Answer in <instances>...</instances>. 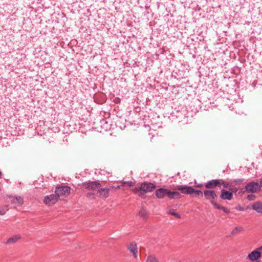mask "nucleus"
Masks as SVG:
<instances>
[{
    "instance_id": "obj_1",
    "label": "nucleus",
    "mask_w": 262,
    "mask_h": 262,
    "mask_svg": "<svg viewBox=\"0 0 262 262\" xmlns=\"http://www.w3.org/2000/svg\"><path fill=\"white\" fill-rule=\"evenodd\" d=\"M221 185H222L225 189L226 188H228L230 187L231 184L223 179H214L209 181L206 183L205 187L207 189H214L216 187L220 188Z\"/></svg>"
},
{
    "instance_id": "obj_2",
    "label": "nucleus",
    "mask_w": 262,
    "mask_h": 262,
    "mask_svg": "<svg viewBox=\"0 0 262 262\" xmlns=\"http://www.w3.org/2000/svg\"><path fill=\"white\" fill-rule=\"evenodd\" d=\"M134 192L141 198L145 199L147 193V183L146 182H144L141 184L140 186L136 187L134 189Z\"/></svg>"
},
{
    "instance_id": "obj_3",
    "label": "nucleus",
    "mask_w": 262,
    "mask_h": 262,
    "mask_svg": "<svg viewBox=\"0 0 262 262\" xmlns=\"http://www.w3.org/2000/svg\"><path fill=\"white\" fill-rule=\"evenodd\" d=\"M206 200L209 201L210 203H216L215 200L217 198L216 192L213 189H207L203 192Z\"/></svg>"
},
{
    "instance_id": "obj_4",
    "label": "nucleus",
    "mask_w": 262,
    "mask_h": 262,
    "mask_svg": "<svg viewBox=\"0 0 262 262\" xmlns=\"http://www.w3.org/2000/svg\"><path fill=\"white\" fill-rule=\"evenodd\" d=\"M82 186L88 190L95 191L99 189L101 184L97 181L85 182L82 184Z\"/></svg>"
},
{
    "instance_id": "obj_5",
    "label": "nucleus",
    "mask_w": 262,
    "mask_h": 262,
    "mask_svg": "<svg viewBox=\"0 0 262 262\" xmlns=\"http://www.w3.org/2000/svg\"><path fill=\"white\" fill-rule=\"evenodd\" d=\"M71 188L68 186H57L55 189V193L58 195L59 198L60 196L68 195L70 194Z\"/></svg>"
},
{
    "instance_id": "obj_6",
    "label": "nucleus",
    "mask_w": 262,
    "mask_h": 262,
    "mask_svg": "<svg viewBox=\"0 0 262 262\" xmlns=\"http://www.w3.org/2000/svg\"><path fill=\"white\" fill-rule=\"evenodd\" d=\"M58 199V195L55 193V194L46 195L43 199V202L45 204L50 206L54 204Z\"/></svg>"
},
{
    "instance_id": "obj_7",
    "label": "nucleus",
    "mask_w": 262,
    "mask_h": 262,
    "mask_svg": "<svg viewBox=\"0 0 262 262\" xmlns=\"http://www.w3.org/2000/svg\"><path fill=\"white\" fill-rule=\"evenodd\" d=\"M259 185L257 182H250L245 186V189L248 192L255 193L259 190Z\"/></svg>"
},
{
    "instance_id": "obj_8",
    "label": "nucleus",
    "mask_w": 262,
    "mask_h": 262,
    "mask_svg": "<svg viewBox=\"0 0 262 262\" xmlns=\"http://www.w3.org/2000/svg\"><path fill=\"white\" fill-rule=\"evenodd\" d=\"M177 189L185 194H192L194 191V189L193 187L187 185L178 186Z\"/></svg>"
},
{
    "instance_id": "obj_9",
    "label": "nucleus",
    "mask_w": 262,
    "mask_h": 262,
    "mask_svg": "<svg viewBox=\"0 0 262 262\" xmlns=\"http://www.w3.org/2000/svg\"><path fill=\"white\" fill-rule=\"evenodd\" d=\"M261 256V253L256 249L255 250H254L250 252L248 255V258L249 260L252 261H258L257 260L260 258Z\"/></svg>"
},
{
    "instance_id": "obj_10",
    "label": "nucleus",
    "mask_w": 262,
    "mask_h": 262,
    "mask_svg": "<svg viewBox=\"0 0 262 262\" xmlns=\"http://www.w3.org/2000/svg\"><path fill=\"white\" fill-rule=\"evenodd\" d=\"M220 198L223 200L230 201L232 199L233 194H232V192H230L225 189H223L221 191Z\"/></svg>"
},
{
    "instance_id": "obj_11",
    "label": "nucleus",
    "mask_w": 262,
    "mask_h": 262,
    "mask_svg": "<svg viewBox=\"0 0 262 262\" xmlns=\"http://www.w3.org/2000/svg\"><path fill=\"white\" fill-rule=\"evenodd\" d=\"M168 190L169 189L163 188L158 189L155 191V195L158 199H163L165 196L168 197Z\"/></svg>"
},
{
    "instance_id": "obj_12",
    "label": "nucleus",
    "mask_w": 262,
    "mask_h": 262,
    "mask_svg": "<svg viewBox=\"0 0 262 262\" xmlns=\"http://www.w3.org/2000/svg\"><path fill=\"white\" fill-rule=\"evenodd\" d=\"M128 250L133 254L135 258H137L138 247L136 243L133 242L127 246Z\"/></svg>"
},
{
    "instance_id": "obj_13",
    "label": "nucleus",
    "mask_w": 262,
    "mask_h": 262,
    "mask_svg": "<svg viewBox=\"0 0 262 262\" xmlns=\"http://www.w3.org/2000/svg\"><path fill=\"white\" fill-rule=\"evenodd\" d=\"M147 208H146V204L145 203H142L141 209H140L139 211V216L142 218L144 220H146L147 218Z\"/></svg>"
},
{
    "instance_id": "obj_14",
    "label": "nucleus",
    "mask_w": 262,
    "mask_h": 262,
    "mask_svg": "<svg viewBox=\"0 0 262 262\" xmlns=\"http://www.w3.org/2000/svg\"><path fill=\"white\" fill-rule=\"evenodd\" d=\"M9 198L11 199L12 204H17L20 206L24 203V199L21 196L9 195Z\"/></svg>"
},
{
    "instance_id": "obj_15",
    "label": "nucleus",
    "mask_w": 262,
    "mask_h": 262,
    "mask_svg": "<svg viewBox=\"0 0 262 262\" xmlns=\"http://www.w3.org/2000/svg\"><path fill=\"white\" fill-rule=\"evenodd\" d=\"M168 192V198L169 199H178L182 198L181 194L179 192L171 191L169 189Z\"/></svg>"
},
{
    "instance_id": "obj_16",
    "label": "nucleus",
    "mask_w": 262,
    "mask_h": 262,
    "mask_svg": "<svg viewBox=\"0 0 262 262\" xmlns=\"http://www.w3.org/2000/svg\"><path fill=\"white\" fill-rule=\"evenodd\" d=\"M252 208L257 213H262V202H256L252 205Z\"/></svg>"
},
{
    "instance_id": "obj_17",
    "label": "nucleus",
    "mask_w": 262,
    "mask_h": 262,
    "mask_svg": "<svg viewBox=\"0 0 262 262\" xmlns=\"http://www.w3.org/2000/svg\"><path fill=\"white\" fill-rule=\"evenodd\" d=\"M110 190V188H99L98 190V192L100 196L107 198L109 196Z\"/></svg>"
},
{
    "instance_id": "obj_18",
    "label": "nucleus",
    "mask_w": 262,
    "mask_h": 262,
    "mask_svg": "<svg viewBox=\"0 0 262 262\" xmlns=\"http://www.w3.org/2000/svg\"><path fill=\"white\" fill-rule=\"evenodd\" d=\"M211 204L213 206V207L217 209H221L224 212L228 214L230 212V211L227 208H225L224 206H221L217 204L216 203H213L211 202Z\"/></svg>"
},
{
    "instance_id": "obj_19",
    "label": "nucleus",
    "mask_w": 262,
    "mask_h": 262,
    "mask_svg": "<svg viewBox=\"0 0 262 262\" xmlns=\"http://www.w3.org/2000/svg\"><path fill=\"white\" fill-rule=\"evenodd\" d=\"M20 238L19 235H15L9 238L6 242V244H14Z\"/></svg>"
},
{
    "instance_id": "obj_20",
    "label": "nucleus",
    "mask_w": 262,
    "mask_h": 262,
    "mask_svg": "<svg viewBox=\"0 0 262 262\" xmlns=\"http://www.w3.org/2000/svg\"><path fill=\"white\" fill-rule=\"evenodd\" d=\"M135 184V183L132 181H125V182H122L121 186H127V187H132L134 186Z\"/></svg>"
},
{
    "instance_id": "obj_21",
    "label": "nucleus",
    "mask_w": 262,
    "mask_h": 262,
    "mask_svg": "<svg viewBox=\"0 0 262 262\" xmlns=\"http://www.w3.org/2000/svg\"><path fill=\"white\" fill-rule=\"evenodd\" d=\"M148 262H159L158 259L154 255H148Z\"/></svg>"
},
{
    "instance_id": "obj_22",
    "label": "nucleus",
    "mask_w": 262,
    "mask_h": 262,
    "mask_svg": "<svg viewBox=\"0 0 262 262\" xmlns=\"http://www.w3.org/2000/svg\"><path fill=\"white\" fill-rule=\"evenodd\" d=\"M244 179H233L232 182L234 183L236 185H238L244 181Z\"/></svg>"
},
{
    "instance_id": "obj_23",
    "label": "nucleus",
    "mask_w": 262,
    "mask_h": 262,
    "mask_svg": "<svg viewBox=\"0 0 262 262\" xmlns=\"http://www.w3.org/2000/svg\"><path fill=\"white\" fill-rule=\"evenodd\" d=\"M156 188L155 184L151 183H148V191H151L154 190Z\"/></svg>"
},
{
    "instance_id": "obj_24",
    "label": "nucleus",
    "mask_w": 262,
    "mask_h": 262,
    "mask_svg": "<svg viewBox=\"0 0 262 262\" xmlns=\"http://www.w3.org/2000/svg\"><path fill=\"white\" fill-rule=\"evenodd\" d=\"M86 197L90 200L95 199V194L92 192H89L87 194Z\"/></svg>"
},
{
    "instance_id": "obj_25",
    "label": "nucleus",
    "mask_w": 262,
    "mask_h": 262,
    "mask_svg": "<svg viewBox=\"0 0 262 262\" xmlns=\"http://www.w3.org/2000/svg\"><path fill=\"white\" fill-rule=\"evenodd\" d=\"M193 193L195 194L196 196H199L200 195H202L203 194H204L202 191L195 189Z\"/></svg>"
},
{
    "instance_id": "obj_26",
    "label": "nucleus",
    "mask_w": 262,
    "mask_h": 262,
    "mask_svg": "<svg viewBox=\"0 0 262 262\" xmlns=\"http://www.w3.org/2000/svg\"><path fill=\"white\" fill-rule=\"evenodd\" d=\"M169 214H171V215H172L174 216H176V217L178 218V219H180L181 218V215L178 213H176L174 212H171L170 211L169 212Z\"/></svg>"
},
{
    "instance_id": "obj_27",
    "label": "nucleus",
    "mask_w": 262,
    "mask_h": 262,
    "mask_svg": "<svg viewBox=\"0 0 262 262\" xmlns=\"http://www.w3.org/2000/svg\"><path fill=\"white\" fill-rule=\"evenodd\" d=\"M255 198V196L254 194H250L247 196V199L249 201L254 200Z\"/></svg>"
},
{
    "instance_id": "obj_28",
    "label": "nucleus",
    "mask_w": 262,
    "mask_h": 262,
    "mask_svg": "<svg viewBox=\"0 0 262 262\" xmlns=\"http://www.w3.org/2000/svg\"><path fill=\"white\" fill-rule=\"evenodd\" d=\"M230 192H232V194H233V193H235L237 191V189L236 187H232L229 188Z\"/></svg>"
},
{
    "instance_id": "obj_29",
    "label": "nucleus",
    "mask_w": 262,
    "mask_h": 262,
    "mask_svg": "<svg viewBox=\"0 0 262 262\" xmlns=\"http://www.w3.org/2000/svg\"><path fill=\"white\" fill-rule=\"evenodd\" d=\"M157 242V240L156 239L150 238L149 241V243L150 244H154L155 243Z\"/></svg>"
},
{
    "instance_id": "obj_30",
    "label": "nucleus",
    "mask_w": 262,
    "mask_h": 262,
    "mask_svg": "<svg viewBox=\"0 0 262 262\" xmlns=\"http://www.w3.org/2000/svg\"><path fill=\"white\" fill-rule=\"evenodd\" d=\"M6 213V211L4 209H0V215H4Z\"/></svg>"
},
{
    "instance_id": "obj_31",
    "label": "nucleus",
    "mask_w": 262,
    "mask_h": 262,
    "mask_svg": "<svg viewBox=\"0 0 262 262\" xmlns=\"http://www.w3.org/2000/svg\"><path fill=\"white\" fill-rule=\"evenodd\" d=\"M238 231V228L235 227L232 231L231 234L234 235Z\"/></svg>"
},
{
    "instance_id": "obj_32",
    "label": "nucleus",
    "mask_w": 262,
    "mask_h": 262,
    "mask_svg": "<svg viewBox=\"0 0 262 262\" xmlns=\"http://www.w3.org/2000/svg\"><path fill=\"white\" fill-rule=\"evenodd\" d=\"M122 186L121 185H117V186H113L112 188H120Z\"/></svg>"
},
{
    "instance_id": "obj_33",
    "label": "nucleus",
    "mask_w": 262,
    "mask_h": 262,
    "mask_svg": "<svg viewBox=\"0 0 262 262\" xmlns=\"http://www.w3.org/2000/svg\"><path fill=\"white\" fill-rule=\"evenodd\" d=\"M203 186L202 184H195V186L197 187H201Z\"/></svg>"
},
{
    "instance_id": "obj_34",
    "label": "nucleus",
    "mask_w": 262,
    "mask_h": 262,
    "mask_svg": "<svg viewBox=\"0 0 262 262\" xmlns=\"http://www.w3.org/2000/svg\"><path fill=\"white\" fill-rule=\"evenodd\" d=\"M257 250L259 251L262 254V246L257 249Z\"/></svg>"
},
{
    "instance_id": "obj_35",
    "label": "nucleus",
    "mask_w": 262,
    "mask_h": 262,
    "mask_svg": "<svg viewBox=\"0 0 262 262\" xmlns=\"http://www.w3.org/2000/svg\"><path fill=\"white\" fill-rule=\"evenodd\" d=\"M2 174V172L0 171V177L1 176Z\"/></svg>"
},
{
    "instance_id": "obj_36",
    "label": "nucleus",
    "mask_w": 262,
    "mask_h": 262,
    "mask_svg": "<svg viewBox=\"0 0 262 262\" xmlns=\"http://www.w3.org/2000/svg\"><path fill=\"white\" fill-rule=\"evenodd\" d=\"M260 185H261V186L262 187V182L260 183Z\"/></svg>"
}]
</instances>
